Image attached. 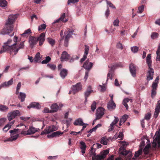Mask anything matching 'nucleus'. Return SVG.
<instances>
[{
  "label": "nucleus",
  "mask_w": 160,
  "mask_h": 160,
  "mask_svg": "<svg viewBox=\"0 0 160 160\" xmlns=\"http://www.w3.org/2000/svg\"><path fill=\"white\" fill-rule=\"evenodd\" d=\"M146 62L149 68H151L152 67V60L150 54L148 55L146 58Z\"/></svg>",
  "instance_id": "cd10ccee"
},
{
  "label": "nucleus",
  "mask_w": 160,
  "mask_h": 160,
  "mask_svg": "<svg viewBox=\"0 0 160 160\" xmlns=\"http://www.w3.org/2000/svg\"><path fill=\"white\" fill-rule=\"evenodd\" d=\"M160 112V100H159L156 104L155 108V112L154 115V117L156 118L158 116Z\"/></svg>",
  "instance_id": "9b49d317"
},
{
  "label": "nucleus",
  "mask_w": 160,
  "mask_h": 160,
  "mask_svg": "<svg viewBox=\"0 0 160 160\" xmlns=\"http://www.w3.org/2000/svg\"><path fill=\"white\" fill-rule=\"evenodd\" d=\"M144 9V7L143 5H142L139 7L138 8V12L140 13H142Z\"/></svg>",
  "instance_id": "e2e57ef3"
},
{
  "label": "nucleus",
  "mask_w": 160,
  "mask_h": 160,
  "mask_svg": "<svg viewBox=\"0 0 160 160\" xmlns=\"http://www.w3.org/2000/svg\"><path fill=\"white\" fill-rule=\"evenodd\" d=\"M102 114H101L99 113H96V119H95V120H97L99 119L102 118V116L103 115H102Z\"/></svg>",
  "instance_id": "bf43d9fd"
},
{
  "label": "nucleus",
  "mask_w": 160,
  "mask_h": 160,
  "mask_svg": "<svg viewBox=\"0 0 160 160\" xmlns=\"http://www.w3.org/2000/svg\"><path fill=\"white\" fill-rule=\"evenodd\" d=\"M79 58L77 56H73L72 57V58L70 59L69 61V62H73L74 60L75 59H78Z\"/></svg>",
  "instance_id": "338daca9"
},
{
  "label": "nucleus",
  "mask_w": 160,
  "mask_h": 160,
  "mask_svg": "<svg viewBox=\"0 0 160 160\" xmlns=\"http://www.w3.org/2000/svg\"><path fill=\"white\" fill-rule=\"evenodd\" d=\"M117 47L118 48L122 50L123 49V47L122 44L120 42H118L117 44Z\"/></svg>",
  "instance_id": "0e129e2a"
},
{
  "label": "nucleus",
  "mask_w": 160,
  "mask_h": 160,
  "mask_svg": "<svg viewBox=\"0 0 160 160\" xmlns=\"http://www.w3.org/2000/svg\"><path fill=\"white\" fill-rule=\"evenodd\" d=\"M93 63L89 62L88 60H87L83 65V67L86 69L88 70H90L93 66Z\"/></svg>",
  "instance_id": "6ab92c4d"
},
{
  "label": "nucleus",
  "mask_w": 160,
  "mask_h": 160,
  "mask_svg": "<svg viewBox=\"0 0 160 160\" xmlns=\"http://www.w3.org/2000/svg\"><path fill=\"white\" fill-rule=\"evenodd\" d=\"M68 74V70L66 69H62L61 70L60 75L63 79L65 78Z\"/></svg>",
  "instance_id": "412c9836"
},
{
  "label": "nucleus",
  "mask_w": 160,
  "mask_h": 160,
  "mask_svg": "<svg viewBox=\"0 0 160 160\" xmlns=\"http://www.w3.org/2000/svg\"><path fill=\"white\" fill-rule=\"evenodd\" d=\"M65 13H63L61 14L60 17L59 18V19H60V20H61L62 22H66L68 20L67 19H66L65 20H64V19L65 17Z\"/></svg>",
  "instance_id": "603ef678"
},
{
  "label": "nucleus",
  "mask_w": 160,
  "mask_h": 160,
  "mask_svg": "<svg viewBox=\"0 0 160 160\" xmlns=\"http://www.w3.org/2000/svg\"><path fill=\"white\" fill-rule=\"evenodd\" d=\"M14 123V121H12L11 122H10L9 123L7 124L3 128V131L5 132H7L11 128V126L12 124H13Z\"/></svg>",
  "instance_id": "bb28decb"
},
{
  "label": "nucleus",
  "mask_w": 160,
  "mask_h": 160,
  "mask_svg": "<svg viewBox=\"0 0 160 160\" xmlns=\"http://www.w3.org/2000/svg\"><path fill=\"white\" fill-rule=\"evenodd\" d=\"M40 53L38 52L37 53L34 58V61L36 62H37L39 61L40 60Z\"/></svg>",
  "instance_id": "58836bf2"
},
{
  "label": "nucleus",
  "mask_w": 160,
  "mask_h": 160,
  "mask_svg": "<svg viewBox=\"0 0 160 160\" xmlns=\"http://www.w3.org/2000/svg\"><path fill=\"white\" fill-rule=\"evenodd\" d=\"M63 133V132H62L60 131H57L53 132L51 135H47V136L48 138H53L55 137L59 136L60 135H62Z\"/></svg>",
  "instance_id": "a878e982"
},
{
  "label": "nucleus",
  "mask_w": 160,
  "mask_h": 160,
  "mask_svg": "<svg viewBox=\"0 0 160 160\" xmlns=\"http://www.w3.org/2000/svg\"><path fill=\"white\" fill-rule=\"evenodd\" d=\"M156 142L158 143V148H160V132H158L152 142V146L154 148H156L157 146V144Z\"/></svg>",
  "instance_id": "1a4fd4ad"
},
{
  "label": "nucleus",
  "mask_w": 160,
  "mask_h": 160,
  "mask_svg": "<svg viewBox=\"0 0 160 160\" xmlns=\"http://www.w3.org/2000/svg\"><path fill=\"white\" fill-rule=\"evenodd\" d=\"M51 60L50 57L49 56L46 57L45 59L43 60L41 63L42 64H47Z\"/></svg>",
  "instance_id": "79ce46f5"
},
{
  "label": "nucleus",
  "mask_w": 160,
  "mask_h": 160,
  "mask_svg": "<svg viewBox=\"0 0 160 160\" xmlns=\"http://www.w3.org/2000/svg\"><path fill=\"white\" fill-rule=\"evenodd\" d=\"M58 129V128L54 125L48 127L44 130L41 133V135H43L45 134H48L53 131L57 130Z\"/></svg>",
  "instance_id": "20e7f679"
},
{
  "label": "nucleus",
  "mask_w": 160,
  "mask_h": 160,
  "mask_svg": "<svg viewBox=\"0 0 160 160\" xmlns=\"http://www.w3.org/2000/svg\"><path fill=\"white\" fill-rule=\"evenodd\" d=\"M114 139V138H111V137H109L107 138L106 137H103L101 139L100 142L101 144L104 145H107L108 143V142L111 140L112 141Z\"/></svg>",
  "instance_id": "f3484780"
},
{
  "label": "nucleus",
  "mask_w": 160,
  "mask_h": 160,
  "mask_svg": "<svg viewBox=\"0 0 160 160\" xmlns=\"http://www.w3.org/2000/svg\"><path fill=\"white\" fill-rule=\"evenodd\" d=\"M27 108L29 109L31 108H34L37 109H39L41 108V106L38 103L34 102L30 103L29 105L27 106Z\"/></svg>",
  "instance_id": "dca6fc26"
},
{
  "label": "nucleus",
  "mask_w": 160,
  "mask_h": 160,
  "mask_svg": "<svg viewBox=\"0 0 160 160\" xmlns=\"http://www.w3.org/2000/svg\"><path fill=\"white\" fill-rule=\"evenodd\" d=\"M51 112V110H50L48 108H45L43 111V112L44 113H52V112Z\"/></svg>",
  "instance_id": "69168bd1"
},
{
  "label": "nucleus",
  "mask_w": 160,
  "mask_h": 160,
  "mask_svg": "<svg viewBox=\"0 0 160 160\" xmlns=\"http://www.w3.org/2000/svg\"><path fill=\"white\" fill-rule=\"evenodd\" d=\"M24 41L21 42L19 45H17V47H14L13 45V42L12 40L8 39L6 42L4 43V45L3 46V48L0 51V53H1L7 51L10 55H12L13 53L14 55H15L19 49H23L24 48Z\"/></svg>",
  "instance_id": "f257e3e1"
},
{
  "label": "nucleus",
  "mask_w": 160,
  "mask_h": 160,
  "mask_svg": "<svg viewBox=\"0 0 160 160\" xmlns=\"http://www.w3.org/2000/svg\"><path fill=\"white\" fill-rule=\"evenodd\" d=\"M129 101L131 102H132V100L131 99L127 98L124 99L123 101V104L125 106L127 110H128V106L127 103Z\"/></svg>",
  "instance_id": "7c9ffc66"
},
{
  "label": "nucleus",
  "mask_w": 160,
  "mask_h": 160,
  "mask_svg": "<svg viewBox=\"0 0 160 160\" xmlns=\"http://www.w3.org/2000/svg\"><path fill=\"white\" fill-rule=\"evenodd\" d=\"M143 152L144 155H147L149 153V149L144 148L143 149Z\"/></svg>",
  "instance_id": "774afa93"
},
{
  "label": "nucleus",
  "mask_w": 160,
  "mask_h": 160,
  "mask_svg": "<svg viewBox=\"0 0 160 160\" xmlns=\"http://www.w3.org/2000/svg\"><path fill=\"white\" fill-rule=\"evenodd\" d=\"M129 69L132 76L134 77H135L136 76V68L135 65L132 63L130 64Z\"/></svg>",
  "instance_id": "9d476101"
},
{
  "label": "nucleus",
  "mask_w": 160,
  "mask_h": 160,
  "mask_svg": "<svg viewBox=\"0 0 160 160\" xmlns=\"http://www.w3.org/2000/svg\"><path fill=\"white\" fill-rule=\"evenodd\" d=\"M37 131V129L33 127H30L27 131H22L21 134L24 135H31Z\"/></svg>",
  "instance_id": "423d86ee"
},
{
  "label": "nucleus",
  "mask_w": 160,
  "mask_h": 160,
  "mask_svg": "<svg viewBox=\"0 0 160 160\" xmlns=\"http://www.w3.org/2000/svg\"><path fill=\"white\" fill-rule=\"evenodd\" d=\"M8 2L5 0H0V6L5 7L7 5Z\"/></svg>",
  "instance_id": "a19ab883"
},
{
  "label": "nucleus",
  "mask_w": 160,
  "mask_h": 160,
  "mask_svg": "<svg viewBox=\"0 0 160 160\" xmlns=\"http://www.w3.org/2000/svg\"><path fill=\"white\" fill-rule=\"evenodd\" d=\"M114 66H112L111 67V68L109 71V72L107 74V81L108 80V79L109 78L111 80L112 79V76L113 74V68Z\"/></svg>",
  "instance_id": "c85d7f7f"
},
{
  "label": "nucleus",
  "mask_w": 160,
  "mask_h": 160,
  "mask_svg": "<svg viewBox=\"0 0 160 160\" xmlns=\"http://www.w3.org/2000/svg\"><path fill=\"white\" fill-rule=\"evenodd\" d=\"M158 83L154 82L152 83V89H153L154 90H156L157 88L158 87Z\"/></svg>",
  "instance_id": "680f3d73"
},
{
  "label": "nucleus",
  "mask_w": 160,
  "mask_h": 160,
  "mask_svg": "<svg viewBox=\"0 0 160 160\" xmlns=\"http://www.w3.org/2000/svg\"><path fill=\"white\" fill-rule=\"evenodd\" d=\"M51 112H57L59 109L58 105L56 103L52 104L51 106Z\"/></svg>",
  "instance_id": "b1692460"
},
{
  "label": "nucleus",
  "mask_w": 160,
  "mask_h": 160,
  "mask_svg": "<svg viewBox=\"0 0 160 160\" xmlns=\"http://www.w3.org/2000/svg\"><path fill=\"white\" fill-rule=\"evenodd\" d=\"M47 40L49 43L52 46H53L55 44V40L51 38H47Z\"/></svg>",
  "instance_id": "4c0bfd02"
},
{
  "label": "nucleus",
  "mask_w": 160,
  "mask_h": 160,
  "mask_svg": "<svg viewBox=\"0 0 160 160\" xmlns=\"http://www.w3.org/2000/svg\"><path fill=\"white\" fill-rule=\"evenodd\" d=\"M8 109V107L6 106L3 105H0V111H5Z\"/></svg>",
  "instance_id": "3c124183"
},
{
  "label": "nucleus",
  "mask_w": 160,
  "mask_h": 160,
  "mask_svg": "<svg viewBox=\"0 0 160 160\" xmlns=\"http://www.w3.org/2000/svg\"><path fill=\"white\" fill-rule=\"evenodd\" d=\"M45 33L42 32L38 38L34 36H30L29 38V42L31 48H32L36 45L38 41L39 42V45L42 46L45 41Z\"/></svg>",
  "instance_id": "7ed1b4c3"
},
{
  "label": "nucleus",
  "mask_w": 160,
  "mask_h": 160,
  "mask_svg": "<svg viewBox=\"0 0 160 160\" xmlns=\"http://www.w3.org/2000/svg\"><path fill=\"white\" fill-rule=\"evenodd\" d=\"M128 116L127 115H123L122 118L120 119L119 122V126H121L128 119Z\"/></svg>",
  "instance_id": "c756f323"
},
{
  "label": "nucleus",
  "mask_w": 160,
  "mask_h": 160,
  "mask_svg": "<svg viewBox=\"0 0 160 160\" xmlns=\"http://www.w3.org/2000/svg\"><path fill=\"white\" fill-rule=\"evenodd\" d=\"M156 53L157 54V57L156 60L157 61H159L160 60V43L158 45Z\"/></svg>",
  "instance_id": "72a5a7b5"
},
{
  "label": "nucleus",
  "mask_w": 160,
  "mask_h": 160,
  "mask_svg": "<svg viewBox=\"0 0 160 160\" xmlns=\"http://www.w3.org/2000/svg\"><path fill=\"white\" fill-rule=\"evenodd\" d=\"M119 120V118L117 117H115V119L114 121L111 123L110 126H114V125H115L118 122Z\"/></svg>",
  "instance_id": "a18cd8bd"
},
{
  "label": "nucleus",
  "mask_w": 160,
  "mask_h": 160,
  "mask_svg": "<svg viewBox=\"0 0 160 160\" xmlns=\"http://www.w3.org/2000/svg\"><path fill=\"white\" fill-rule=\"evenodd\" d=\"M73 32V31H70L68 30V31H66L64 32L65 34L67 33V35L65 37V38L69 40L70 38L71 37L72 34Z\"/></svg>",
  "instance_id": "2f4dec72"
},
{
  "label": "nucleus",
  "mask_w": 160,
  "mask_h": 160,
  "mask_svg": "<svg viewBox=\"0 0 160 160\" xmlns=\"http://www.w3.org/2000/svg\"><path fill=\"white\" fill-rule=\"evenodd\" d=\"M119 22V20L118 19H116L113 22V25L115 26H118Z\"/></svg>",
  "instance_id": "052dcab7"
},
{
  "label": "nucleus",
  "mask_w": 160,
  "mask_h": 160,
  "mask_svg": "<svg viewBox=\"0 0 160 160\" xmlns=\"http://www.w3.org/2000/svg\"><path fill=\"white\" fill-rule=\"evenodd\" d=\"M17 131V130L16 129H15L14 130H10L9 132L11 133V134H12V133H13V134H12V135L11 136V137L9 138L8 139L5 140V142L8 141H12L16 140L18 137V134H16L14 135H13L16 133Z\"/></svg>",
  "instance_id": "0eeeda50"
},
{
  "label": "nucleus",
  "mask_w": 160,
  "mask_h": 160,
  "mask_svg": "<svg viewBox=\"0 0 160 160\" xmlns=\"http://www.w3.org/2000/svg\"><path fill=\"white\" fill-rule=\"evenodd\" d=\"M158 34L157 32H152L151 35V38L153 39L157 38L158 37Z\"/></svg>",
  "instance_id": "13d9d810"
},
{
  "label": "nucleus",
  "mask_w": 160,
  "mask_h": 160,
  "mask_svg": "<svg viewBox=\"0 0 160 160\" xmlns=\"http://www.w3.org/2000/svg\"><path fill=\"white\" fill-rule=\"evenodd\" d=\"M106 2L107 4L109 6L112 8H115L116 7L112 3L108 1V0H106Z\"/></svg>",
  "instance_id": "864d4df0"
},
{
  "label": "nucleus",
  "mask_w": 160,
  "mask_h": 160,
  "mask_svg": "<svg viewBox=\"0 0 160 160\" xmlns=\"http://www.w3.org/2000/svg\"><path fill=\"white\" fill-rule=\"evenodd\" d=\"M18 14L10 15L9 16L8 20L6 23L7 27L3 29L1 32V33L3 35L8 34L10 36H13L14 34L13 32L12 34H10L13 30V26L12 24L14 22L15 19L17 18Z\"/></svg>",
  "instance_id": "f03ea898"
},
{
  "label": "nucleus",
  "mask_w": 160,
  "mask_h": 160,
  "mask_svg": "<svg viewBox=\"0 0 160 160\" xmlns=\"http://www.w3.org/2000/svg\"><path fill=\"white\" fill-rule=\"evenodd\" d=\"M105 109L102 107H99L98 109L97 110V113H99L101 114L104 115V111Z\"/></svg>",
  "instance_id": "37998d69"
},
{
  "label": "nucleus",
  "mask_w": 160,
  "mask_h": 160,
  "mask_svg": "<svg viewBox=\"0 0 160 160\" xmlns=\"http://www.w3.org/2000/svg\"><path fill=\"white\" fill-rule=\"evenodd\" d=\"M144 145L143 144H140V145L139 146V149L138 151H136L135 152V154L134 156L135 158H137L139 157V156L140 155L142 154V149L143 147L144 146Z\"/></svg>",
  "instance_id": "4468645a"
},
{
  "label": "nucleus",
  "mask_w": 160,
  "mask_h": 160,
  "mask_svg": "<svg viewBox=\"0 0 160 160\" xmlns=\"http://www.w3.org/2000/svg\"><path fill=\"white\" fill-rule=\"evenodd\" d=\"M32 33L31 31L30 28L28 29L27 30H25L24 32L21 35L23 37H27Z\"/></svg>",
  "instance_id": "c9c22d12"
},
{
  "label": "nucleus",
  "mask_w": 160,
  "mask_h": 160,
  "mask_svg": "<svg viewBox=\"0 0 160 160\" xmlns=\"http://www.w3.org/2000/svg\"><path fill=\"white\" fill-rule=\"evenodd\" d=\"M73 124L75 126H82L84 124V123L83 122L82 119L81 118H79L75 120L73 122Z\"/></svg>",
  "instance_id": "aec40b11"
},
{
  "label": "nucleus",
  "mask_w": 160,
  "mask_h": 160,
  "mask_svg": "<svg viewBox=\"0 0 160 160\" xmlns=\"http://www.w3.org/2000/svg\"><path fill=\"white\" fill-rule=\"evenodd\" d=\"M13 82V78H11L9 81L8 82H5L1 84L0 86V89L3 87L4 86H8L11 85Z\"/></svg>",
  "instance_id": "4be33fe9"
},
{
  "label": "nucleus",
  "mask_w": 160,
  "mask_h": 160,
  "mask_svg": "<svg viewBox=\"0 0 160 160\" xmlns=\"http://www.w3.org/2000/svg\"><path fill=\"white\" fill-rule=\"evenodd\" d=\"M124 145H122L120 148V153L123 155H126L129 153V151L126 150L124 148Z\"/></svg>",
  "instance_id": "5701e85b"
},
{
  "label": "nucleus",
  "mask_w": 160,
  "mask_h": 160,
  "mask_svg": "<svg viewBox=\"0 0 160 160\" xmlns=\"http://www.w3.org/2000/svg\"><path fill=\"white\" fill-rule=\"evenodd\" d=\"M46 27V25L44 24H43L40 25L38 27V31H40L45 29Z\"/></svg>",
  "instance_id": "8fccbe9b"
},
{
  "label": "nucleus",
  "mask_w": 160,
  "mask_h": 160,
  "mask_svg": "<svg viewBox=\"0 0 160 160\" xmlns=\"http://www.w3.org/2000/svg\"><path fill=\"white\" fill-rule=\"evenodd\" d=\"M115 107L116 104L114 102L110 101L108 103V108L109 110L112 111L114 109Z\"/></svg>",
  "instance_id": "393cba45"
},
{
  "label": "nucleus",
  "mask_w": 160,
  "mask_h": 160,
  "mask_svg": "<svg viewBox=\"0 0 160 160\" xmlns=\"http://www.w3.org/2000/svg\"><path fill=\"white\" fill-rule=\"evenodd\" d=\"M82 89V86L80 82L77 83L76 85H73L71 87V89L73 94H75L76 93L81 90Z\"/></svg>",
  "instance_id": "39448f33"
},
{
  "label": "nucleus",
  "mask_w": 160,
  "mask_h": 160,
  "mask_svg": "<svg viewBox=\"0 0 160 160\" xmlns=\"http://www.w3.org/2000/svg\"><path fill=\"white\" fill-rule=\"evenodd\" d=\"M19 113V111L18 110H15L13 112L8 113V120L10 121L17 116Z\"/></svg>",
  "instance_id": "6e6552de"
},
{
  "label": "nucleus",
  "mask_w": 160,
  "mask_h": 160,
  "mask_svg": "<svg viewBox=\"0 0 160 160\" xmlns=\"http://www.w3.org/2000/svg\"><path fill=\"white\" fill-rule=\"evenodd\" d=\"M85 51L84 53L83 56V57L80 59V62L82 63L87 58V56L89 50V47L88 46L86 45H85Z\"/></svg>",
  "instance_id": "2eb2a0df"
},
{
  "label": "nucleus",
  "mask_w": 160,
  "mask_h": 160,
  "mask_svg": "<svg viewBox=\"0 0 160 160\" xmlns=\"http://www.w3.org/2000/svg\"><path fill=\"white\" fill-rule=\"evenodd\" d=\"M131 50L134 53H136L138 51V48L137 46L131 47Z\"/></svg>",
  "instance_id": "de8ad7c7"
},
{
  "label": "nucleus",
  "mask_w": 160,
  "mask_h": 160,
  "mask_svg": "<svg viewBox=\"0 0 160 160\" xmlns=\"http://www.w3.org/2000/svg\"><path fill=\"white\" fill-rule=\"evenodd\" d=\"M70 58V56L68 53L66 51H63L62 54L60 58V59L62 62L64 61H67Z\"/></svg>",
  "instance_id": "f8f14e48"
},
{
  "label": "nucleus",
  "mask_w": 160,
  "mask_h": 160,
  "mask_svg": "<svg viewBox=\"0 0 160 160\" xmlns=\"http://www.w3.org/2000/svg\"><path fill=\"white\" fill-rule=\"evenodd\" d=\"M109 151L108 150H105L103 151L101 155L100 156H98L99 158H100L101 160L105 158L107 155L109 153Z\"/></svg>",
  "instance_id": "f704fd0d"
},
{
  "label": "nucleus",
  "mask_w": 160,
  "mask_h": 160,
  "mask_svg": "<svg viewBox=\"0 0 160 160\" xmlns=\"http://www.w3.org/2000/svg\"><path fill=\"white\" fill-rule=\"evenodd\" d=\"M18 38L16 36H15L14 37V38L13 39V41L14 42H13V45H14V47H17V45H19V44H17V42H18Z\"/></svg>",
  "instance_id": "c03bdc74"
},
{
  "label": "nucleus",
  "mask_w": 160,
  "mask_h": 160,
  "mask_svg": "<svg viewBox=\"0 0 160 160\" xmlns=\"http://www.w3.org/2000/svg\"><path fill=\"white\" fill-rule=\"evenodd\" d=\"M26 97V95L24 93L20 92V95L18 96V98L21 99V102H23L24 101Z\"/></svg>",
  "instance_id": "ea45409f"
},
{
  "label": "nucleus",
  "mask_w": 160,
  "mask_h": 160,
  "mask_svg": "<svg viewBox=\"0 0 160 160\" xmlns=\"http://www.w3.org/2000/svg\"><path fill=\"white\" fill-rule=\"evenodd\" d=\"M148 75L147 77V79L148 81L152 80L153 78L154 75L153 69L151 68H148Z\"/></svg>",
  "instance_id": "ddd939ff"
},
{
  "label": "nucleus",
  "mask_w": 160,
  "mask_h": 160,
  "mask_svg": "<svg viewBox=\"0 0 160 160\" xmlns=\"http://www.w3.org/2000/svg\"><path fill=\"white\" fill-rule=\"evenodd\" d=\"M47 66L50 68L52 70H54L56 68V66L55 65L51 63H49L47 64Z\"/></svg>",
  "instance_id": "49530a36"
},
{
  "label": "nucleus",
  "mask_w": 160,
  "mask_h": 160,
  "mask_svg": "<svg viewBox=\"0 0 160 160\" xmlns=\"http://www.w3.org/2000/svg\"><path fill=\"white\" fill-rule=\"evenodd\" d=\"M96 103L94 101L91 106V108L92 111H94L96 108Z\"/></svg>",
  "instance_id": "6e6d98bb"
},
{
  "label": "nucleus",
  "mask_w": 160,
  "mask_h": 160,
  "mask_svg": "<svg viewBox=\"0 0 160 160\" xmlns=\"http://www.w3.org/2000/svg\"><path fill=\"white\" fill-rule=\"evenodd\" d=\"M92 160H101V158H99L98 156H100V155H96V153L95 152L93 153V155H92Z\"/></svg>",
  "instance_id": "e433bc0d"
},
{
  "label": "nucleus",
  "mask_w": 160,
  "mask_h": 160,
  "mask_svg": "<svg viewBox=\"0 0 160 160\" xmlns=\"http://www.w3.org/2000/svg\"><path fill=\"white\" fill-rule=\"evenodd\" d=\"M80 144V148L81 149V152L82 153V154L83 155V154L85 153L86 146L85 143L83 142H81Z\"/></svg>",
  "instance_id": "473e14b6"
},
{
  "label": "nucleus",
  "mask_w": 160,
  "mask_h": 160,
  "mask_svg": "<svg viewBox=\"0 0 160 160\" xmlns=\"http://www.w3.org/2000/svg\"><path fill=\"white\" fill-rule=\"evenodd\" d=\"M92 92L93 90H92L91 87V86H89L88 87L86 91L84 92L85 102H87L88 98Z\"/></svg>",
  "instance_id": "a211bd4d"
},
{
  "label": "nucleus",
  "mask_w": 160,
  "mask_h": 160,
  "mask_svg": "<svg viewBox=\"0 0 160 160\" xmlns=\"http://www.w3.org/2000/svg\"><path fill=\"white\" fill-rule=\"evenodd\" d=\"M156 90L152 89L151 97L152 98H153L156 94Z\"/></svg>",
  "instance_id": "4d7b16f0"
},
{
  "label": "nucleus",
  "mask_w": 160,
  "mask_h": 160,
  "mask_svg": "<svg viewBox=\"0 0 160 160\" xmlns=\"http://www.w3.org/2000/svg\"><path fill=\"white\" fill-rule=\"evenodd\" d=\"M151 117V113L148 112L145 114L144 119L147 120H149L150 119Z\"/></svg>",
  "instance_id": "09e8293b"
},
{
  "label": "nucleus",
  "mask_w": 160,
  "mask_h": 160,
  "mask_svg": "<svg viewBox=\"0 0 160 160\" xmlns=\"http://www.w3.org/2000/svg\"><path fill=\"white\" fill-rule=\"evenodd\" d=\"M6 120V119L4 118L0 119V127L4 125Z\"/></svg>",
  "instance_id": "5fc2aeb1"
}]
</instances>
